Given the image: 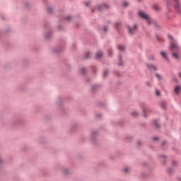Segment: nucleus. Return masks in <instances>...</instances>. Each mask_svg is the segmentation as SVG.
<instances>
[{
  "instance_id": "f257e3e1",
  "label": "nucleus",
  "mask_w": 181,
  "mask_h": 181,
  "mask_svg": "<svg viewBox=\"0 0 181 181\" xmlns=\"http://www.w3.org/2000/svg\"><path fill=\"white\" fill-rule=\"evenodd\" d=\"M168 37H170V39H171V40H173L171 42L170 50H171L172 52H179L180 48L179 47V45H177V42H176V41H175V40H173V37H172V35H168Z\"/></svg>"
},
{
  "instance_id": "f03ea898",
  "label": "nucleus",
  "mask_w": 181,
  "mask_h": 181,
  "mask_svg": "<svg viewBox=\"0 0 181 181\" xmlns=\"http://www.w3.org/2000/svg\"><path fill=\"white\" fill-rule=\"evenodd\" d=\"M139 15L143 19H146V21H147L148 25H151V18H149V16H148L145 12L139 11Z\"/></svg>"
},
{
  "instance_id": "7ed1b4c3",
  "label": "nucleus",
  "mask_w": 181,
  "mask_h": 181,
  "mask_svg": "<svg viewBox=\"0 0 181 181\" xmlns=\"http://www.w3.org/2000/svg\"><path fill=\"white\" fill-rule=\"evenodd\" d=\"M175 4V8L177 12H180L181 10V4L180 2H179V0H173Z\"/></svg>"
},
{
  "instance_id": "20e7f679",
  "label": "nucleus",
  "mask_w": 181,
  "mask_h": 181,
  "mask_svg": "<svg viewBox=\"0 0 181 181\" xmlns=\"http://www.w3.org/2000/svg\"><path fill=\"white\" fill-rule=\"evenodd\" d=\"M136 28H138L136 25H134L133 28H132L131 27L129 28V32L130 35H132L134 33V32H135V30H136Z\"/></svg>"
},
{
  "instance_id": "39448f33",
  "label": "nucleus",
  "mask_w": 181,
  "mask_h": 181,
  "mask_svg": "<svg viewBox=\"0 0 181 181\" xmlns=\"http://www.w3.org/2000/svg\"><path fill=\"white\" fill-rule=\"evenodd\" d=\"M153 9H154V11H156L157 12H159V11H160V7L158 4H154L153 5Z\"/></svg>"
},
{
  "instance_id": "423d86ee",
  "label": "nucleus",
  "mask_w": 181,
  "mask_h": 181,
  "mask_svg": "<svg viewBox=\"0 0 181 181\" xmlns=\"http://www.w3.org/2000/svg\"><path fill=\"white\" fill-rule=\"evenodd\" d=\"M160 54L163 57V59H165V60H169V59L168 58V54H166L165 52H161Z\"/></svg>"
},
{
  "instance_id": "0eeeda50",
  "label": "nucleus",
  "mask_w": 181,
  "mask_h": 181,
  "mask_svg": "<svg viewBox=\"0 0 181 181\" xmlns=\"http://www.w3.org/2000/svg\"><path fill=\"white\" fill-rule=\"evenodd\" d=\"M181 91V87L177 86H175V94H179Z\"/></svg>"
},
{
  "instance_id": "6e6552de",
  "label": "nucleus",
  "mask_w": 181,
  "mask_h": 181,
  "mask_svg": "<svg viewBox=\"0 0 181 181\" xmlns=\"http://www.w3.org/2000/svg\"><path fill=\"white\" fill-rule=\"evenodd\" d=\"M147 67L148 69H149V70H155V71L158 70L156 67H155L153 65L147 64Z\"/></svg>"
},
{
  "instance_id": "1a4fd4ad",
  "label": "nucleus",
  "mask_w": 181,
  "mask_h": 181,
  "mask_svg": "<svg viewBox=\"0 0 181 181\" xmlns=\"http://www.w3.org/2000/svg\"><path fill=\"white\" fill-rule=\"evenodd\" d=\"M103 57V52H98V53H96V58L97 59H100V57Z\"/></svg>"
},
{
  "instance_id": "9d476101",
  "label": "nucleus",
  "mask_w": 181,
  "mask_h": 181,
  "mask_svg": "<svg viewBox=\"0 0 181 181\" xmlns=\"http://www.w3.org/2000/svg\"><path fill=\"white\" fill-rule=\"evenodd\" d=\"M173 57H174L175 59H179V54H177V53L174 52L173 53Z\"/></svg>"
},
{
  "instance_id": "9b49d317",
  "label": "nucleus",
  "mask_w": 181,
  "mask_h": 181,
  "mask_svg": "<svg viewBox=\"0 0 181 181\" xmlns=\"http://www.w3.org/2000/svg\"><path fill=\"white\" fill-rule=\"evenodd\" d=\"M118 49L119 50H125V47L124 45H119Z\"/></svg>"
},
{
  "instance_id": "f8f14e48",
  "label": "nucleus",
  "mask_w": 181,
  "mask_h": 181,
  "mask_svg": "<svg viewBox=\"0 0 181 181\" xmlns=\"http://www.w3.org/2000/svg\"><path fill=\"white\" fill-rule=\"evenodd\" d=\"M129 170H130V169H129V168H128V167H126V168H124V172H125V173H128V172H129Z\"/></svg>"
},
{
  "instance_id": "ddd939ff",
  "label": "nucleus",
  "mask_w": 181,
  "mask_h": 181,
  "mask_svg": "<svg viewBox=\"0 0 181 181\" xmlns=\"http://www.w3.org/2000/svg\"><path fill=\"white\" fill-rule=\"evenodd\" d=\"M156 76L157 77V78H158V80H162V76L159 74H156Z\"/></svg>"
},
{
  "instance_id": "4468645a",
  "label": "nucleus",
  "mask_w": 181,
  "mask_h": 181,
  "mask_svg": "<svg viewBox=\"0 0 181 181\" xmlns=\"http://www.w3.org/2000/svg\"><path fill=\"white\" fill-rule=\"evenodd\" d=\"M90 54H91L90 52H88L87 54H86V59H90Z\"/></svg>"
},
{
  "instance_id": "2eb2a0df",
  "label": "nucleus",
  "mask_w": 181,
  "mask_h": 181,
  "mask_svg": "<svg viewBox=\"0 0 181 181\" xmlns=\"http://www.w3.org/2000/svg\"><path fill=\"white\" fill-rule=\"evenodd\" d=\"M156 95H160V92L158 90H156Z\"/></svg>"
},
{
  "instance_id": "dca6fc26",
  "label": "nucleus",
  "mask_w": 181,
  "mask_h": 181,
  "mask_svg": "<svg viewBox=\"0 0 181 181\" xmlns=\"http://www.w3.org/2000/svg\"><path fill=\"white\" fill-rule=\"evenodd\" d=\"M154 124H155L156 127H157V128H159V124H158V122L155 121Z\"/></svg>"
},
{
  "instance_id": "f3484780",
  "label": "nucleus",
  "mask_w": 181,
  "mask_h": 181,
  "mask_svg": "<svg viewBox=\"0 0 181 181\" xmlns=\"http://www.w3.org/2000/svg\"><path fill=\"white\" fill-rule=\"evenodd\" d=\"M84 71H86V69L83 68V69H81V73L84 74Z\"/></svg>"
},
{
  "instance_id": "a211bd4d",
  "label": "nucleus",
  "mask_w": 181,
  "mask_h": 181,
  "mask_svg": "<svg viewBox=\"0 0 181 181\" xmlns=\"http://www.w3.org/2000/svg\"><path fill=\"white\" fill-rule=\"evenodd\" d=\"M64 173H65L66 175H67V173H69V170H64Z\"/></svg>"
},
{
  "instance_id": "6ab92c4d",
  "label": "nucleus",
  "mask_w": 181,
  "mask_h": 181,
  "mask_svg": "<svg viewBox=\"0 0 181 181\" xmlns=\"http://www.w3.org/2000/svg\"><path fill=\"white\" fill-rule=\"evenodd\" d=\"M153 141H158V137H153Z\"/></svg>"
},
{
  "instance_id": "aec40b11",
  "label": "nucleus",
  "mask_w": 181,
  "mask_h": 181,
  "mask_svg": "<svg viewBox=\"0 0 181 181\" xmlns=\"http://www.w3.org/2000/svg\"><path fill=\"white\" fill-rule=\"evenodd\" d=\"M128 6V3L127 2H125L124 4V6Z\"/></svg>"
},
{
  "instance_id": "412c9836",
  "label": "nucleus",
  "mask_w": 181,
  "mask_h": 181,
  "mask_svg": "<svg viewBox=\"0 0 181 181\" xmlns=\"http://www.w3.org/2000/svg\"><path fill=\"white\" fill-rule=\"evenodd\" d=\"M98 9L99 11H101V6H98Z\"/></svg>"
},
{
  "instance_id": "4be33fe9",
  "label": "nucleus",
  "mask_w": 181,
  "mask_h": 181,
  "mask_svg": "<svg viewBox=\"0 0 181 181\" xmlns=\"http://www.w3.org/2000/svg\"><path fill=\"white\" fill-rule=\"evenodd\" d=\"M120 63L119 64V66H122V64L121 63V58H119Z\"/></svg>"
},
{
  "instance_id": "5701e85b",
  "label": "nucleus",
  "mask_w": 181,
  "mask_h": 181,
  "mask_svg": "<svg viewBox=\"0 0 181 181\" xmlns=\"http://www.w3.org/2000/svg\"><path fill=\"white\" fill-rule=\"evenodd\" d=\"M178 76H179V77H180V78H181V72H180V73L178 74Z\"/></svg>"
},
{
  "instance_id": "b1692460",
  "label": "nucleus",
  "mask_w": 181,
  "mask_h": 181,
  "mask_svg": "<svg viewBox=\"0 0 181 181\" xmlns=\"http://www.w3.org/2000/svg\"><path fill=\"white\" fill-rule=\"evenodd\" d=\"M108 73V71H105L104 74H107Z\"/></svg>"
},
{
  "instance_id": "393cba45",
  "label": "nucleus",
  "mask_w": 181,
  "mask_h": 181,
  "mask_svg": "<svg viewBox=\"0 0 181 181\" xmlns=\"http://www.w3.org/2000/svg\"><path fill=\"white\" fill-rule=\"evenodd\" d=\"M105 8H108V5L107 4L105 5Z\"/></svg>"
},
{
  "instance_id": "a878e982",
  "label": "nucleus",
  "mask_w": 181,
  "mask_h": 181,
  "mask_svg": "<svg viewBox=\"0 0 181 181\" xmlns=\"http://www.w3.org/2000/svg\"><path fill=\"white\" fill-rule=\"evenodd\" d=\"M104 29H105V32H107V28H106V27H105Z\"/></svg>"
},
{
  "instance_id": "bb28decb",
  "label": "nucleus",
  "mask_w": 181,
  "mask_h": 181,
  "mask_svg": "<svg viewBox=\"0 0 181 181\" xmlns=\"http://www.w3.org/2000/svg\"><path fill=\"white\" fill-rule=\"evenodd\" d=\"M0 163H2V159L0 158Z\"/></svg>"
},
{
  "instance_id": "cd10ccee",
  "label": "nucleus",
  "mask_w": 181,
  "mask_h": 181,
  "mask_svg": "<svg viewBox=\"0 0 181 181\" xmlns=\"http://www.w3.org/2000/svg\"><path fill=\"white\" fill-rule=\"evenodd\" d=\"M147 86H150L149 83H148V82H147Z\"/></svg>"
},
{
  "instance_id": "c85d7f7f",
  "label": "nucleus",
  "mask_w": 181,
  "mask_h": 181,
  "mask_svg": "<svg viewBox=\"0 0 181 181\" xmlns=\"http://www.w3.org/2000/svg\"><path fill=\"white\" fill-rule=\"evenodd\" d=\"M67 19H70V18H69V17H68V18H67Z\"/></svg>"
},
{
  "instance_id": "c756f323",
  "label": "nucleus",
  "mask_w": 181,
  "mask_h": 181,
  "mask_svg": "<svg viewBox=\"0 0 181 181\" xmlns=\"http://www.w3.org/2000/svg\"><path fill=\"white\" fill-rule=\"evenodd\" d=\"M109 53H111V51H109Z\"/></svg>"
}]
</instances>
